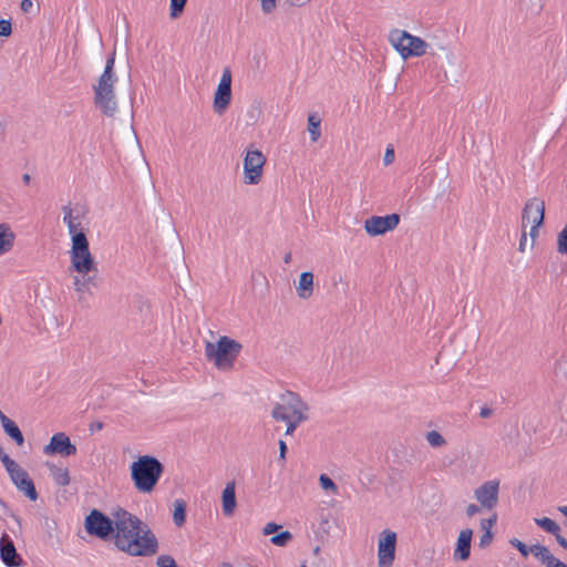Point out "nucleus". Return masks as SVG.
<instances>
[{"label":"nucleus","instance_id":"393cba45","mask_svg":"<svg viewBox=\"0 0 567 567\" xmlns=\"http://www.w3.org/2000/svg\"><path fill=\"white\" fill-rule=\"evenodd\" d=\"M307 131L312 143L321 137V118L317 114H309L307 120Z\"/></svg>","mask_w":567,"mask_h":567},{"label":"nucleus","instance_id":"3c124183","mask_svg":"<svg viewBox=\"0 0 567 567\" xmlns=\"http://www.w3.org/2000/svg\"><path fill=\"white\" fill-rule=\"evenodd\" d=\"M218 567H233L229 563H223Z\"/></svg>","mask_w":567,"mask_h":567},{"label":"nucleus","instance_id":"a19ab883","mask_svg":"<svg viewBox=\"0 0 567 567\" xmlns=\"http://www.w3.org/2000/svg\"><path fill=\"white\" fill-rule=\"evenodd\" d=\"M280 528L281 526L276 523H267L262 528V534L267 536L276 533Z\"/></svg>","mask_w":567,"mask_h":567},{"label":"nucleus","instance_id":"f3484780","mask_svg":"<svg viewBox=\"0 0 567 567\" xmlns=\"http://www.w3.org/2000/svg\"><path fill=\"white\" fill-rule=\"evenodd\" d=\"M62 213L63 221L66 224L69 234L71 235V241L78 234H84L82 215L80 213L75 214L74 209L70 205L63 206Z\"/></svg>","mask_w":567,"mask_h":567},{"label":"nucleus","instance_id":"a878e982","mask_svg":"<svg viewBox=\"0 0 567 567\" xmlns=\"http://www.w3.org/2000/svg\"><path fill=\"white\" fill-rule=\"evenodd\" d=\"M173 520L177 527H182L186 520V503L183 499L174 502Z\"/></svg>","mask_w":567,"mask_h":567},{"label":"nucleus","instance_id":"49530a36","mask_svg":"<svg viewBox=\"0 0 567 567\" xmlns=\"http://www.w3.org/2000/svg\"><path fill=\"white\" fill-rule=\"evenodd\" d=\"M492 410L489 408H482L481 411H480V416L482 419H487L492 415Z\"/></svg>","mask_w":567,"mask_h":567},{"label":"nucleus","instance_id":"dca6fc26","mask_svg":"<svg viewBox=\"0 0 567 567\" xmlns=\"http://www.w3.org/2000/svg\"><path fill=\"white\" fill-rule=\"evenodd\" d=\"M7 472L19 491L23 492L31 501H35L38 498V493L32 480L29 477L27 471H24L18 463Z\"/></svg>","mask_w":567,"mask_h":567},{"label":"nucleus","instance_id":"c9c22d12","mask_svg":"<svg viewBox=\"0 0 567 567\" xmlns=\"http://www.w3.org/2000/svg\"><path fill=\"white\" fill-rule=\"evenodd\" d=\"M260 7L265 14H270L277 8V0H260Z\"/></svg>","mask_w":567,"mask_h":567},{"label":"nucleus","instance_id":"9d476101","mask_svg":"<svg viewBox=\"0 0 567 567\" xmlns=\"http://www.w3.org/2000/svg\"><path fill=\"white\" fill-rule=\"evenodd\" d=\"M114 525V516L110 518L97 509H93L85 518L86 532L101 539H106L113 534Z\"/></svg>","mask_w":567,"mask_h":567},{"label":"nucleus","instance_id":"f257e3e1","mask_svg":"<svg viewBox=\"0 0 567 567\" xmlns=\"http://www.w3.org/2000/svg\"><path fill=\"white\" fill-rule=\"evenodd\" d=\"M115 518V546L131 556H153L158 550V542L151 528L138 517L118 508L113 512Z\"/></svg>","mask_w":567,"mask_h":567},{"label":"nucleus","instance_id":"de8ad7c7","mask_svg":"<svg viewBox=\"0 0 567 567\" xmlns=\"http://www.w3.org/2000/svg\"><path fill=\"white\" fill-rule=\"evenodd\" d=\"M556 537V540L558 542V544L566 548L567 549V540L565 537H563L559 533H557V535H554Z\"/></svg>","mask_w":567,"mask_h":567},{"label":"nucleus","instance_id":"09e8293b","mask_svg":"<svg viewBox=\"0 0 567 567\" xmlns=\"http://www.w3.org/2000/svg\"><path fill=\"white\" fill-rule=\"evenodd\" d=\"M291 261V252H287L284 257V262L289 264Z\"/></svg>","mask_w":567,"mask_h":567},{"label":"nucleus","instance_id":"bb28decb","mask_svg":"<svg viewBox=\"0 0 567 567\" xmlns=\"http://www.w3.org/2000/svg\"><path fill=\"white\" fill-rule=\"evenodd\" d=\"M51 475L54 480V482L59 486H66L70 484V474L68 468L65 467H58L55 465L50 466Z\"/></svg>","mask_w":567,"mask_h":567},{"label":"nucleus","instance_id":"2f4dec72","mask_svg":"<svg viewBox=\"0 0 567 567\" xmlns=\"http://www.w3.org/2000/svg\"><path fill=\"white\" fill-rule=\"evenodd\" d=\"M187 0H171V12L172 19H177L184 11Z\"/></svg>","mask_w":567,"mask_h":567},{"label":"nucleus","instance_id":"20e7f679","mask_svg":"<svg viewBox=\"0 0 567 567\" xmlns=\"http://www.w3.org/2000/svg\"><path fill=\"white\" fill-rule=\"evenodd\" d=\"M545 218V203L538 197L528 199L522 212V234L518 250L522 254L532 251L535 247L538 229Z\"/></svg>","mask_w":567,"mask_h":567},{"label":"nucleus","instance_id":"4be33fe9","mask_svg":"<svg viewBox=\"0 0 567 567\" xmlns=\"http://www.w3.org/2000/svg\"><path fill=\"white\" fill-rule=\"evenodd\" d=\"M533 555L546 567H567V565L557 559L546 546L534 545Z\"/></svg>","mask_w":567,"mask_h":567},{"label":"nucleus","instance_id":"39448f33","mask_svg":"<svg viewBox=\"0 0 567 567\" xmlns=\"http://www.w3.org/2000/svg\"><path fill=\"white\" fill-rule=\"evenodd\" d=\"M130 472L134 488L141 494H151L164 473V465L155 456L142 455L132 462Z\"/></svg>","mask_w":567,"mask_h":567},{"label":"nucleus","instance_id":"a211bd4d","mask_svg":"<svg viewBox=\"0 0 567 567\" xmlns=\"http://www.w3.org/2000/svg\"><path fill=\"white\" fill-rule=\"evenodd\" d=\"M472 536L473 530L471 528H464L460 532L454 550L455 559L464 561L470 558Z\"/></svg>","mask_w":567,"mask_h":567},{"label":"nucleus","instance_id":"79ce46f5","mask_svg":"<svg viewBox=\"0 0 567 567\" xmlns=\"http://www.w3.org/2000/svg\"><path fill=\"white\" fill-rule=\"evenodd\" d=\"M34 7L33 0H21L20 9L24 13H29Z\"/></svg>","mask_w":567,"mask_h":567},{"label":"nucleus","instance_id":"603ef678","mask_svg":"<svg viewBox=\"0 0 567 567\" xmlns=\"http://www.w3.org/2000/svg\"><path fill=\"white\" fill-rule=\"evenodd\" d=\"M96 429H102V423H97Z\"/></svg>","mask_w":567,"mask_h":567},{"label":"nucleus","instance_id":"a18cd8bd","mask_svg":"<svg viewBox=\"0 0 567 567\" xmlns=\"http://www.w3.org/2000/svg\"><path fill=\"white\" fill-rule=\"evenodd\" d=\"M278 444H279V458L284 461L286 458L287 445L282 440H280Z\"/></svg>","mask_w":567,"mask_h":567},{"label":"nucleus","instance_id":"37998d69","mask_svg":"<svg viewBox=\"0 0 567 567\" xmlns=\"http://www.w3.org/2000/svg\"><path fill=\"white\" fill-rule=\"evenodd\" d=\"M394 161V151L393 148H386L384 156H383V163L384 165H390Z\"/></svg>","mask_w":567,"mask_h":567},{"label":"nucleus","instance_id":"f704fd0d","mask_svg":"<svg viewBox=\"0 0 567 567\" xmlns=\"http://www.w3.org/2000/svg\"><path fill=\"white\" fill-rule=\"evenodd\" d=\"M157 567H178L175 559L171 555H161L156 559Z\"/></svg>","mask_w":567,"mask_h":567},{"label":"nucleus","instance_id":"58836bf2","mask_svg":"<svg viewBox=\"0 0 567 567\" xmlns=\"http://www.w3.org/2000/svg\"><path fill=\"white\" fill-rule=\"evenodd\" d=\"M483 532L484 533L480 538V547L485 548L492 543L493 533H492V530H483Z\"/></svg>","mask_w":567,"mask_h":567},{"label":"nucleus","instance_id":"423d86ee","mask_svg":"<svg viewBox=\"0 0 567 567\" xmlns=\"http://www.w3.org/2000/svg\"><path fill=\"white\" fill-rule=\"evenodd\" d=\"M308 405L301 398L293 393L282 394L271 411V416L277 422L286 424V435H292L297 426L308 419Z\"/></svg>","mask_w":567,"mask_h":567},{"label":"nucleus","instance_id":"b1692460","mask_svg":"<svg viewBox=\"0 0 567 567\" xmlns=\"http://www.w3.org/2000/svg\"><path fill=\"white\" fill-rule=\"evenodd\" d=\"M0 421L6 434L9 435L17 443V445H23L24 437L18 425L8 416H4Z\"/></svg>","mask_w":567,"mask_h":567},{"label":"nucleus","instance_id":"6e6552de","mask_svg":"<svg viewBox=\"0 0 567 567\" xmlns=\"http://www.w3.org/2000/svg\"><path fill=\"white\" fill-rule=\"evenodd\" d=\"M389 42L403 60L422 56L429 48L423 39L400 29H394L389 33Z\"/></svg>","mask_w":567,"mask_h":567},{"label":"nucleus","instance_id":"c756f323","mask_svg":"<svg viewBox=\"0 0 567 567\" xmlns=\"http://www.w3.org/2000/svg\"><path fill=\"white\" fill-rule=\"evenodd\" d=\"M319 484L321 486V488L326 492H330L332 494H337L338 493V486L336 485V483L326 474H321L319 476Z\"/></svg>","mask_w":567,"mask_h":567},{"label":"nucleus","instance_id":"8fccbe9b","mask_svg":"<svg viewBox=\"0 0 567 567\" xmlns=\"http://www.w3.org/2000/svg\"><path fill=\"white\" fill-rule=\"evenodd\" d=\"M23 181H24L25 183H28V182L30 181V176H29L28 174H24V175H23Z\"/></svg>","mask_w":567,"mask_h":567},{"label":"nucleus","instance_id":"1a4fd4ad","mask_svg":"<svg viewBox=\"0 0 567 567\" xmlns=\"http://www.w3.org/2000/svg\"><path fill=\"white\" fill-rule=\"evenodd\" d=\"M266 162L267 157L261 151L254 148L252 146L248 147L245 152L243 163L244 184H259L262 179Z\"/></svg>","mask_w":567,"mask_h":567},{"label":"nucleus","instance_id":"5701e85b","mask_svg":"<svg viewBox=\"0 0 567 567\" xmlns=\"http://www.w3.org/2000/svg\"><path fill=\"white\" fill-rule=\"evenodd\" d=\"M16 235L8 224H0V256L10 251L14 245Z\"/></svg>","mask_w":567,"mask_h":567},{"label":"nucleus","instance_id":"c03bdc74","mask_svg":"<svg viewBox=\"0 0 567 567\" xmlns=\"http://www.w3.org/2000/svg\"><path fill=\"white\" fill-rule=\"evenodd\" d=\"M481 505H476V504H470L467 507H466V516L467 517H473L475 516L480 511H481Z\"/></svg>","mask_w":567,"mask_h":567},{"label":"nucleus","instance_id":"4c0bfd02","mask_svg":"<svg viewBox=\"0 0 567 567\" xmlns=\"http://www.w3.org/2000/svg\"><path fill=\"white\" fill-rule=\"evenodd\" d=\"M0 460L7 471L17 464V462L11 460L9 457V455L3 452V450L1 447H0Z\"/></svg>","mask_w":567,"mask_h":567},{"label":"nucleus","instance_id":"aec40b11","mask_svg":"<svg viewBox=\"0 0 567 567\" xmlns=\"http://www.w3.org/2000/svg\"><path fill=\"white\" fill-rule=\"evenodd\" d=\"M0 557L7 566H19L18 554L13 542L8 535H3L0 539Z\"/></svg>","mask_w":567,"mask_h":567},{"label":"nucleus","instance_id":"7ed1b4c3","mask_svg":"<svg viewBox=\"0 0 567 567\" xmlns=\"http://www.w3.org/2000/svg\"><path fill=\"white\" fill-rule=\"evenodd\" d=\"M115 53L106 60L103 73L93 86L94 91V105L105 116L113 117L117 112V101L115 95V83L117 76L114 72Z\"/></svg>","mask_w":567,"mask_h":567},{"label":"nucleus","instance_id":"f8f14e48","mask_svg":"<svg viewBox=\"0 0 567 567\" xmlns=\"http://www.w3.org/2000/svg\"><path fill=\"white\" fill-rule=\"evenodd\" d=\"M231 102V72L229 68H225L221 73L220 81L214 93L213 109L221 115L226 112Z\"/></svg>","mask_w":567,"mask_h":567},{"label":"nucleus","instance_id":"473e14b6","mask_svg":"<svg viewBox=\"0 0 567 567\" xmlns=\"http://www.w3.org/2000/svg\"><path fill=\"white\" fill-rule=\"evenodd\" d=\"M557 250L560 254H567V225L558 235Z\"/></svg>","mask_w":567,"mask_h":567},{"label":"nucleus","instance_id":"c85d7f7f","mask_svg":"<svg viewBox=\"0 0 567 567\" xmlns=\"http://www.w3.org/2000/svg\"><path fill=\"white\" fill-rule=\"evenodd\" d=\"M426 442L432 447H442L446 445V440L442 436V434L435 430L430 431L425 434Z\"/></svg>","mask_w":567,"mask_h":567},{"label":"nucleus","instance_id":"cd10ccee","mask_svg":"<svg viewBox=\"0 0 567 567\" xmlns=\"http://www.w3.org/2000/svg\"><path fill=\"white\" fill-rule=\"evenodd\" d=\"M535 523L539 527L544 528L546 532L553 535H557V533H560V526L548 517L535 518Z\"/></svg>","mask_w":567,"mask_h":567},{"label":"nucleus","instance_id":"9b49d317","mask_svg":"<svg viewBox=\"0 0 567 567\" xmlns=\"http://www.w3.org/2000/svg\"><path fill=\"white\" fill-rule=\"evenodd\" d=\"M396 533L384 529L378 539V567H392L395 559Z\"/></svg>","mask_w":567,"mask_h":567},{"label":"nucleus","instance_id":"7c9ffc66","mask_svg":"<svg viewBox=\"0 0 567 567\" xmlns=\"http://www.w3.org/2000/svg\"><path fill=\"white\" fill-rule=\"evenodd\" d=\"M292 539V534L288 530L281 532L280 534L274 535L270 538L271 544L284 547Z\"/></svg>","mask_w":567,"mask_h":567},{"label":"nucleus","instance_id":"6ab92c4d","mask_svg":"<svg viewBox=\"0 0 567 567\" xmlns=\"http://www.w3.org/2000/svg\"><path fill=\"white\" fill-rule=\"evenodd\" d=\"M236 484L230 481L221 492V511L226 517H231L236 511Z\"/></svg>","mask_w":567,"mask_h":567},{"label":"nucleus","instance_id":"4468645a","mask_svg":"<svg viewBox=\"0 0 567 567\" xmlns=\"http://www.w3.org/2000/svg\"><path fill=\"white\" fill-rule=\"evenodd\" d=\"M499 495V481L492 480L478 486L474 496L480 503L481 507L487 511H493L498 503Z\"/></svg>","mask_w":567,"mask_h":567},{"label":"nucleus","instance_id":"412c9836","mask_svg":"<svg viewBox=\"0 0 567 567\" xmlns=\"http://www.w3.org/2000/svg\"><path fill=\"white\" fill-rule=\"evenodd\" d=\"M313 279L315 276L311 271H303L300 274L296 286V292L300 299L308 300L312 297L315 290Z\"/></svg>","mask_w":567,"mask_h":567},{"label":"nucleus","instance_id":"e433bc0d","mask_svg":"<svg viewBox=\"0 0 567 567\" xmlns=\"http://www.w3.org/2000/svg\"><path fill=\"white\" fill-rule=\"evenodd\" d=\"M12 33V24L9 20H0V37H9Z\"/></svg>","mask_w":567,"mask_h":567},{"label":"nucleus","instance_id":"ea45409f","mask_svg":"<svg viewBox=\"0 0 567 567\" xmlns=\"http://www.w3.org/2000/svg\"><path fill=\"white\" fill-rule=\"evenodd\" d=\"M496 519H497V515L495 513L492 515V517H489L487 519H482L481 520L482 530H491L493 525L496 523Z\"/></svg>","mask_w":567,"mask_h":567},{"label":"nucleus","instance_id":"ddd939ff","mask_svg":"<svg viewBox=\"0 0 567 567\" xmlns=\"http://www.w3.org/2000/svg\"><path fill=\"white\" fill-rule=\"evenodd\" d=\"M399 223L400 215L395 213L386 216H371L364 220L363 228L369 236L375 237L395 229Z\"/></svg>","mask_w":567,"mask_h":567},{"label":"nucleus","instance_id":"f03ea898","mask_svg":"<svg viewBox=\"0 0 567 567\" xmlns=\"http://www.w3.org/2000/svg\"><path fill=\"white\" fill-rule=\"evenodd\" d=\"M69 271L74 272L73 287L79 295L92 293L97 287V265L85 234H78L71 241Z\"/></svg>","mask_w":567,"mask_h":567},{"label":"nucleus","instance_id":"72a5a7b5","mask_svg":"<svg viewBox=\"0 0 567 567\" xmlns=\"http://www.w3.org/2000/svg\"><path fill=\"white\" fill-rule=\"evenodd\" d=\"M511 544L517 548L519 550V553L524 556V557H527L529 554H533V549H534V545L530 546V547H527L523 542H520L519 539L517 538H513L511 539Z\"/></svg>","mask_w":567,"mask_h":567},{"label":"nucleus","instance_id":"0eeeda50","mask_svg":"<svg viewBox=\"0 0 567 567\" xmlns=\"http://www.w3.org/2000/svg\"><path fill=\"white\" fill-rule=\"evenodd\" d=\"M243 350V344L228 337L220 336L215 342H205V357L218 371L229 372Z\"/></svg>","mask_w":567,"mask_h":567},{"label":"nucleus","instance_id":"2eb2a0df","mask_svg":"<svg viewBox=\"0 0 567 567\" xmlns=\"http://www.w3.org/2000/svg\"><path fill=\"white\" fill-rule=\"evenodd\" d=\"M43 452L47 455L59 454L66 457L76 454V446L71 442L70 437L65 433L59 432L52 435L49 444L43 447Z\"/></svg>","mask_w":567,"mask_h":567}]
</instances>
